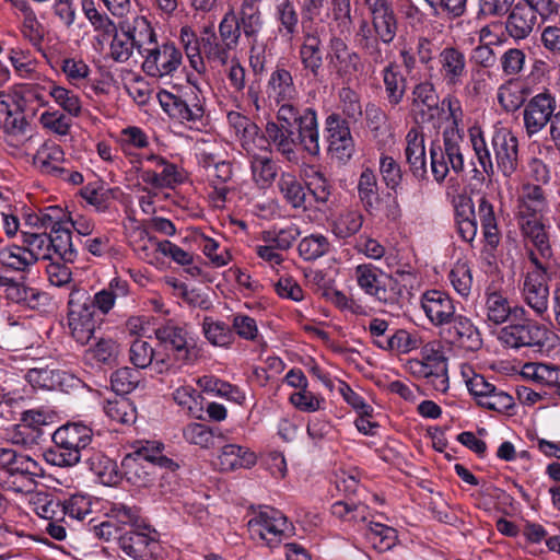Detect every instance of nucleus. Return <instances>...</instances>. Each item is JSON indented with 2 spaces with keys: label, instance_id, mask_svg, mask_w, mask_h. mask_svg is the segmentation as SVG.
Returning a JSON list of instances; mask_svg holds the SVG:
<instances>
[{
  "label": "nucleus",
  "instance_id": "1",
  "mask_svg": "<svg viewBox=\"0 0 560 560\" xmlns=\"http://www.w3.org/2000/svg\"><path fill=\"white\" fill-rule=\"evenodd\" d=\"M295 119L267 121L262 137L279 154L289 162L296 161L300 148L311 156L320 152L317 113L305 107Z\"/></svg>",
  "mask_w": 560,
  "mask_h": 560
},
{
  "label": "nucleus",
  "instance_id": "2",
  "mask_svg": "<svg viewBox=\"0 0 560 560\" xmlns=\"http://www.w3.org/2000/svg\"><path fill=\"white\" fill-rule=\"evenodd\" d=\"M93 433L88 425L73 422L58 428L52 434L54 446L44 453L45 460L58 467L77 465L91 443Z\"/></svg>",
  "mask_w": 560,
  "mask_h": 560
},
{
  "label": "nucleus",
  "instance_id": "3",
  "mask_svg": "<svg viewBox=\"0 0 560 560\" xmlns=\"http://www.w3.org/2000/svg\"><path fill=\"white\" fill-rule=\"evenodd\" d=\"M553 332L544 324L529 317L528 311L516 307L510 323L499 331L498 339L506 348L518 350L521 348L541 349L549 345Z\"/></svg>",
  "mask_w": 560,
  "mask_h": 560
},
{
  "label": "nucleus",
  "instance_id": "4",
  "mask_svg": "<svg viewBox=\"0 0 560 560\" xmlns=\"http://www.w3.org/2000/svg\"><path fill=\"white\" fill-rule=\"evenodd\" d=\"M463 136L456 128L443 131V142L433 141L430 145V167L436 183L441 184L450 171L460 174L465 170L462 151Z\"/></svg>",
  "mask_w": 560,
  "mask_h": 560
},
{
  "label": "nucleus",
  "instance_id": "5",
  "mask_svg": "<svg viewBox=\"0 0 560 560\" xmlns=\"http://www.w3.org/2000/svg\"><path fill=\"white\" fill-rule=\"evenodd\" d=\"M178 467L172 459L160 454L152 453L148 447L127 454L121 460V474L126 480L138 488L149 487L155 479L158 468H167L175 471Z\"/></svg>",
  "mask_w": 560,
  "mask_h": 560
},
{
  "label": "nucleus",
  "instance_id": "6",
  "mask_svg": "<svg viewBox=\"0 0 560 560\" xmlns=\"http://www.w3.org/2000/svg\"><path fill=\"white\" fill-rule=\"evenodd\" d=\"M39 466L28 455L10 447H0V482L14 492L31 491Z\"/></svg>",
  "mask_w": 560,
  "mask_h": 560
},
{
  "label": "nucleus",
  "instance_id": "7",
  "mask_svg": "<svg viewBox=\"0 0 560 560\" xmlns=\"http://www.w3.org/2000/svg\"><path fill=\"white\" fill-rule=\"evenodd\" d=\"M68 326L73 339L84 346L94 336L104 322L90 301V295L83 291L70 293L68 302Z\"/></svg>",
  "mask_w": 560,
  "mask_h": 560
},
{
  "label": "nucleus",
  "instance_id": "8",
  "mask_svg": "<svg viewBox=\"0 0 560 560\" xmlns=\"http://www.w3.org/2000/svg\"><path fill=\"white\" fill-rule=\"evenodd\" d=\"M407 366L413 377L422 380L433 390L447 392V359L433 343H427L421 350V359L409 360Z\"/></svg>",
  "mask_w": 560,
  "mask_h": 560
},
{
  "label": "nucleus",
  "instance_id": "9",
  "mask_svg": "<svg viewBox=\"0 0 560 560\" xmlns=\"http://www.w3.org/2000/svg\"><path fill=\"white\" fill-rule=\"evenodd\" d=\"M154 335L159 342L174 354L177 364H195L199 350L187 324L168 319L154 329Z\"/></svg>",
  "mask_w": 560,
  "mask_h": 560
},
{
  "label": "nucleus",
  "instance_id": "10",
  "mask_svg": "<svg viewBox=\"0 0 560 560\" xmlns=\"http://www.w3.org/2000/svg\"><path fill=\"white\" fill-rule=\"evenodd\" d=\"M248 530L254 540H260L266 546L275 548L292 535L293 527L282 512L264 506L248 521Z\"/></svg>",
  "mask_w": 560,
  "mask_h": 560
},
{
  "label": "nucleus",
  "instance_id": "11",
  "mask_svg": "<svg viewBox=\"0 0 560 560\" xmlns=\"http://www.w3.org/2000/svg\"><path fill=\"white\" fill-rule=\"evenodd\" d=\"M354 277L360 289L378 302L392 304L401 294L398 281L372 264L357 266Z\"/></svg>",
  "mask_w": 560,
  "mask_h": 560
},
{
  "label": "nucleus",
  "instance_id": "12",
  "mask_svg": "<svg viewBox=\"0 0 560 560\" xmlns=\"http://www.w3.org/2000/svg\"><path fill=\"white\" fill-rule=\"evenodd\" d=\"M269 96L275 100L278 106L277 119L288 121L295 119L298 114L305 107H300L295 101L299 98V91L294 84L291 72L284 68H276L268 80Z\"/></svg>",
  "mask_w": 560,
  "mask_h": 560
},
{
  "label": "nucleus",
  "instance_id": "13",
  "mask_svg": "<svg viewBox=\"0 0 560 560\" xmlns=\"http://www.w3.org/2000/svg\"><path fill=\"white\" fill-rule=\"evenodd\" d=\"M119 549L133 560H151L160 551L159 534L149 525L125 529L118 536Z\"/></svg>",
  "mask_w": 560,
  "mask_h": 560
},
{
  "label": "nucleus",
  "instance_id": "14",
  "mask_svg": "<svg viewBox=\"0 0 560 560\" xmlns=\"http://www.w3.org/2000/svg\"><path fill=\"white\" fill-rule=\"evenodd\" d=\"M302 33L300 61L307 73L319 79L324 66L323 36L326 34V26L322 23H302Z\"/></svg>",
  "mask_w": 560,
  "mask_h": 560
},
{
  "label": "nucleus",
  "instance_id": "15",
  "mask_svg": "<svg viewBox=\"0 0 560 560\" xmlns=\"http://www.w3.org/2000/svg\"><path fill=\"white\" fill-rule=\"evenodd\" d=\"M158 96L162 108L175 119L197 122L203 117L205 109L201 101L198 94L191 89L182 95L168 91H161Z\"/></svg>",
  "mask_w": 560,
  "mask_h": 560
},
{
  "label": "nucleus",
  "instance_id": "16",
  "mask_svg": "<svg viewBox=\"0 0 560 560\" xmlns=\"http://www.w3.org/2000/svg\"><path fill=\"white\" fill-rule=\"evenodd\" d=\"M142 70L152 78L173 75L182 63V52L173 43L156 44L144 54Z\"/></svg>",
  "mask_w": 560,
  "mask_h": 560
},
{
  "label": "nucleus",
  "instance_id": "17",
  "mask_svg": "<svg viewBox=\"0 0 560 560\" xmlns=\"http://www.w3.org/2000/svg\"><path fill=\"white\" fill-rule=\"evenodd\" d=\"M325 132L331 156L347 163L354 153V141L346 119L337 113L329 114L325 119Z\"/></svg>",
  "mask_w": 560,
  "mask_h": 560
},
{
  "label": "nucleus",
  "instance_id": "18",
  "mask_svg": "<svg viewBox=\"0 0 560 560\" xmlns=\"http://www.w3.org/2000/svg\"><path fill=\"white\" fill-rule=\"evenodd\" d=\"M491 144L498 170L511 178L518 167V139L512 130L500 127L493 130Z\"/></svg>",
  "mask_w": 560,
  "mask_h": 560
},
{
  "label": "nucleus",
  "instance_id": "19",
  "mask_svg": "<svg viewBox=\"0 0 560 560\" xmlns=\"http://www.w3.org/2000/svg\"><path fill=\"white\" fill-rule=\"evenodd\" d=\"M557 102L549 92L533 96L524 107L523 119L527 136L530 138L541 131L555 117Z\"/></svg>",
  "mask_w": 560,
  "mask_h": 560
},
{
  "label": "nucleus",
  "instance_id": "20",
  "mask_svg": "<svg viewBox=\"0 0 560 560\" xmlns=\"http://www.w3.org/2000/svg\"><path fill=\"white\" fill-rule=\"evenodd\" d=\"M328 48L329 63L340 78L350 80L363 69L361 56L351 49L341 36L331 34Z\"/></svg>",
  "mask_w": 560,
  "mask_h": 560
},
{
  "label": "nucleus",
  "instance_id": "21",
  "mask_svg": "<svg viewBox=\"0 0 560 560\" xmlns=\"http://www.w3.org/2000/svg\"><path fill=\"white\" fill-rule=\"evenodd\" d=\"M438 73L443 83L455 89L463 84L468 68L464 51L454 46L444 47L436 57Z\"/></svg>",
  "mask_w": 560,
  "mask_h": 560
},
{
  "label": "nucleus",
  "instance_id": "22",
  "mask_svg": "<svg viewBox=\"0 0 560 560\" xmlns=\"http://www.w3.org/2000/svg\"><path fill=\"white\" fill-rule=\"evenodd\" d=\"M443 336L452 346L468 352H476L482 347L479 329L470 318L456 315L446 324Z\"/></svg>",
  "mask_w": 560,
  "mask_h": 560
},
{
  "label": "nucleus",
  "instance_id": "23",
  "mask_svg": "<svg viewBox=\"0 0 560 560\" xmlns=\"http://www.w3.org/2000/svg\"><path fill=\"white\" fill-rule=\"evenodd\" d=\"M522 298L536 316L542 317L547 313L549 287L546 272L533 270L526 275L522 288Z\"/></svg>",
  "mask_w": 560,
  "mask_h": 560
},
{
  "label": "nucleus",
  "instance_id": "24",
  "mask_svg": "<svg viewBox=\"0 0 560 560\" xmlns=\"http://www.w3.org/2000/svg\"><path fill=\"white\" fill-rule=\"evenodd\" d=\"M354 43L362 50L365 60L371 68L382 65L386 60V51L382 49V43L376 34L372 20H361L354 33Z\"/></svg>",
  "mask_w": 560,
  "mask_h": 560
},
{
  "label": "nucleus",
  "instance_id": "25",
  "mask_svg": "<svg viewBox=\"0 0 560 560\" xmlns=\"http://www.w3.org/2000/svg\"><path fill=\"white\" fill-rule=\"evenodd\" d=\"M202 61L212 67H225L233 59L235 50L229 44L222 42L217 34L214 25H206L201 30Z\"/></svg>",
  "mask_w": 560,
  "mask_h": 560
},
{
  "label": "nucleus",
  "instance_id": "26",
  "mask_svg": "<svg viewBox=\"0 0 560 560\" xmlns=\"http://www.w3.org/2000/svg\"><path fill=\"white\" fill-rule=\"evenodd\" d=\"M421 306L434 326L446 325L456 316L452 299L440 290L424 292L421 299Z\"/></svg>",
  "mask_w": 560,
  "mask_h": 560
},
{
  "label": "nucleus",
  "instance_id": "27",
  "mask_svg": "<svg viewBox=\"0 0 560 560\" xmlns=\"http://www.w3.org/2000/svg\"><path fill=\"white\" fill-rule=\"evenodd\" d=\"M405 156L413 177L419 180L428 178L424 137L417 128H411L406 135Z\"/></svg>",
  "mask_w": 560,
  "mask_h": 560
},
{
  "label": "nucleus",
  "instance_id": "28",
  "mask_svg": "<svg viewBox=\"0 0 560 560\" xmlns=\"http://www.w3.org/2000/svg\"><path fill=\"white\" fill-rule=\"evenodd\" d=\"M65 153L60 145L54 142H45L36 151L33 158V165L44 175L62 177L67 170L62 166Z\"/></svg>",
  "mask_w": 560,
  "mask_h": 560
},
{
  "label": "nucleus",
  "instance_id": "29",
  "mask_svg": "<svg viewBox=\"0 0 560 560\" xmlns=\"http://www.w3.org/2000/svg\"><path fill=\"white\" fill-rule=\"evenodd\" d=\"M505 22L508 34L515 40L527 38L537 25V14L527 5L516 3L508 12Z\"/></svg>",
  "mask_w": 560,
  "mask_h": 560
},
{
  "label": "nucleus",
  "instance_id": "30",
  "mask_svg": "<svg viewBox=\"0 0 560 560\" xmlns=\"http://www.w3.org/2000/svg\"><path fill=\"white\" fill-rule=\"evenodd\" d=\"M28 122L24 113L13 102V97L0 92V128L10 136H23Z\"/></svg>",
  "mask_w": 560,
  "mask_h": 560
},
{
  "label": "nucleus",
  "instance_id": "31",
  "mask_svg": "<svg viewBox=\"0 0 560 560\" xmlns=\"http://www.w3.org/2000/svg\"><path fill=\"white\" fill-rule=\"evenodd\" d=\"M412 104L421 121H430L439 115V95L431 82H421L412 90Z\"/></svg>",
  "mask_w": 560,
  "mask_h": 560
},
{
  "label": "nucleus",
  "instance_id": "32",
  "mask_svg": "<svg viewBox=\"0 0 560 560\" xmlns=\"http://www.w3.org/2000/svg\"><path fill=\"white\" fill-rule=\"evenodd\" d=\"M277 187L283 200L292 209L305 211L308 208L306 188L293 173H281L277 182Z\"/></svg>",
  "mask_w": 560,
  "mask_h": 560
},
{
  "label": "nucleus",
  "instance_id": "33",
  "mask_svg": "<svg viewBox=\"0 0 560 560\" xmlns=\"http://www.w3.org/2000/svg\"><path fill=\"white\" fill-rule=\"evenodd\" d=\"M235 18L240 25L237 27L248 44L259 43L258 36L264 21L257 3L242 2L240 10L235 12Z\"/></svg>",
  "mask_w": 560,
  "mask_h": 560
},
{
  "label": "nucleus",
  "instance_id": "34",
  "mask_svg": "<svg viewBox=\"0 0 560 560\" xmlns=\"http://www.w3.org/2000/svg\"><path fill=\"white\" fill-rule=\"evenodd\" d=\"M357 191L364 211L371 215L374 214L380 206V186L372 168H363L358 179Z\"/></svg>",
  "mask_w": 560,
  "mask_h": 560
},
{
  "label": "nucleus",
  "instance_id": "35",
  "mask_svg": "<svg viewBox=\"0 0 560 560\" xmlns=\"http://www.w3.org/2000/svg\"><path fill=\"white\" fill-rule=\"evenodd\" d=\"M226 118L241 147L247 154H250L256 148V139L259 135L258 126L238 112H230Z\"/></svg>",
  "mask_w": 560,
  "mask_h": 560
},
{
  "label": "nucleus",
  "instance_id": "36",
  "mask_svg": "<svg viewBox=\"0 0 560 560\" xmlns=\"http://www.w3.org/2000/svg\"><path fill=\"white\" fill-rule=\"evenodd\" d=\"M50 260L58 259L63 262H74L78 250L72 242V234L67 225L48 233Z\"/></svg>",
  "mask_w": 560,
  "mask_h": 560
},
{
  "label": "nucleus",
  "instance_id": "37",
  "mask_svg": "<svg viewBox=\"0 0 560 560\" xmlns=\"http://www.w3.org/2000/svg\"><path fill=\"white\" fill-rule=\"evenodd\" d=\"M485 306L487 319L494 325L506 323L513 317L516 307H523L522 305L512 306L502 292L492 290L491 288H488L486 291Z\"/></svg>",
  "mask_w": 560,
  "mask_h": 560
},
{
  "label": "nucleus",
  "instance_id": "38",
  "mask_svg": "<svg viewBox=\"0 0 560 560\" xmlns=\"http://www.w3.org/2000/svg\"><path fill=\"white\" fill-rule=\"evenodd\" d=\"M542 215L518 217L523 235L528 238L542 257L551 255L549 238L541 221Z\"/></svg>",
  "mask_w": 560,
  "mask_h": 560
},
{
  "label": "nucleus",
  "instance_id": "39",
  "mask_svg": "<svg viewBox=\"0 0 560 560\" xmlns=\"http://www.w3.org/2000/svg\"><path fill=\"white\" fill-rule=\"evenodd\" d=\"M219 463L222 470H236L250 468L256 463L254 452L248 447L238 444H226L222 446Z\"/></svg>",
  "mask_w": 560,
  "mask_h": 560
},
{
  "label": "nucleus",
  "instance_id": "40",
  "mask_svg": "<svg viewBox=\"0 0 560 560\" xmlns=\"http://www.w3.org/2000/svg\"><path fill=\"white\" fill-rule=\"evenodd\" d=\"M364 223L363 213L353 208L341 210L331 221V233L340 240H347L360 232Z\"/></svg>",
  "mask_w": 560,
  "mask_h": 560
},
{
  "label": "nucleus",
  "instance_id": "41",
  "mask_svg": "<svg viewBox=\"0 0 560 560\" xmlns=\"http://www.w3.org/2000/svg\"><path fill=\"white\" fill-rule=\"evenodd\" d=\"M518 217L542 215L547 209V200L542 188L538 185H524L518 198Z\"/></svg>",
  "mask_w": 560,
  "mask_h": 560
},
{
  "label": "nucleus",
  "instance_id": "42",
  "mask_svg": "<svg viewBox=\"0 0 560 560\" xmlns=\"http://www.w3.org/2000/svg\"><path fill=\"white\" fill-rule=\"evenodd\" d=\"M89 469L98 477L105 485H113L118 482L120 476L117 470V465L109 457L102 452L86 451L83 454Z\"/></svg>",
  "mask_w": 560,
  "mask_h": 560
},
{
  "label": "nucleus",
  "instance_id": "43",
  "mask_svg": "<svg viewBox=\"0 0 560 560\" xmlns=\"http://www.w3.org/2000/svg\"><path fill=\"white\" fill-rule=\"evenodd\" d=\"M126 32L141 56H144L149 49L158 44L156 34L151 23L143 16L136 18L132 26H129Z\"/></svg>",
  "mask_w": 560,
  "mask_h": 560
},
{
  "label": "nucleus",
  "instance_id": "44",
  "mask_svg": "<svg viewBox=\"0 0 560 560\" xmlns=\"http://www.w3.org/2000/svg\"><path fill=\"white\" fill-rule=\"evenodd\" d=\"M201 328L207 341L214 347L230 348L234 342V332L224 322L214 320L212 317L206 316Z\"/></svg>",
  "mask_w": 560,
  "mask_h": 560
},
{
  "label": "nucleus",
  "instance_id": "45",
  "mask_svg": "<svg viewBox=\"0 0 560 560\" xmlns=\"http://www.w3.org/2000/svg\"><path fill=\"white\" fill-rule=\"evenodd\" d=\"M179 39L185 49L187 58L189 59L190 66L198 73L205 72L206 65L202 61L201 35L197 36L190 26L185 25L179 31Z\"/></svg>",
  "mask_w": 560,
  "mask_h": 560
},
{
  "label": "nucleus",
  "instance_id": "46",
  "mask_svg": "<svg viewBox=\"0 0 560 560\" xmlns=\"http://www.w3.org/2000/svg\"><path fill=\"white\" fill-rule=\"evenodd\" d=\"M329 12L331 16L329 31L341 36L350 33L352 28L351 0H330Z\"/></svg>",
  "mask_w": 560,
  "mask_h": 560
},
{
  "label": "nucleus",
  "instance_id": "47",
  "mask_svg": "<svg viewBox=\"0 0 560 560\" xmlns=\"http://www.w3.org/2000/svg\"><path fill=\"white\" fill-rule=\"evenodd\" d=\"M478 218L486 243L492 248L497 247L500 242V232L493 206L486 197H481L478 201Z\"/></svg>",
  "mask_w": 560,
  "mask_h": 560
},
{
  "label": "nucleus",
  "instance_id": "48",
  "mask_svg": "<svg viewBox=\"0 0 560 560\" xmlns=\"http://www.w3.org/2000/svg\"><path fill=\"white\" fill-rule=\"evenodd\" d=\"M468 132L470 144L481 172L491 178L494 175V165L483 132L479 127H471Z\"/></svg>",
  "mask_w": 560,
  "mask_h": 560
},
{
  "label": "nucleus",
  "instance_id": "49",
  "mask_svg": "<svg viewBox=\"0 0 560 560\" xmlns=\"http://www.w3.org/2000/svg\"><path fill=\"white\" fill-rule=\"evenodd\" d=\"M43 89L47 90V93L69 116L78 117L81 114V101L73 91L57 85L52 81H47V86Z\"/></svg>",
  "mask_w": 560,
  "mask_h": 560
},
{
  "label": "nucleus",
  "instance_id": "50",
  "mask_svg": "<svg viewBox=\"0 0 560 560\" xmlns=\"http://www.w3.org/2000/svg\"><path fill=\"white\" fill-rule=\"evenodd\" d=\"M383 82L388 103L393 106L398 105L402 101L406 92V79L400 74L394 63H389L384 68Z\"/></svg>",
  "mask_w": 560,
  "mask_h": 560
},
{
  "label": "nucleus",
  "instance_id": "51",
  "mask_svg": "<svg viewBox=\"0 0 560 560\" xmlns=\"http://www.w3.org/2000/svg\"><path fill=\"white\" fill-rule=\"evenodd\" d=\"M22 244L33 256V264L38 260H50L48 233L40 231H21Z\"/></svg>",
  "mask_w": 560,
  "mask_h": 560
},
{
  "label": "nucleus",
  "instance_id": "52",
  "mask_svg": "<svg viewBox=\"0 0 560 560\" xmlns=\"http://www.w3.org/2000/svg\"><path fill=\"white\" fill-rule=\"evenodd\" d=\"M329 250L330 243L328 238L318 233L303 237L298 245L299 255L305 261L316 260L328 254Z\"/></svg>",
  "mask_w": 560,
  "mask_h": 560
},
{
  "label": "nucleus",
  "instance_id": "53",
  "mask_svg": "<svg viewBox=\"0 0 560 560\" xmlns=\"http://www.w3.org/2000/svg\"><path fill=\"white\" fill-rule=\"evenodd\" d=\"M119 355V345L112 338H100L85 352V359L97 364L113 365Z\"/></svg>",
  "mask_w": 560,
  "mask_h": 560
},
{
  "label": "nucleus",
  "instance_id": "54",
  "mask_svg": "<svg viewBox=\"0 0 560 560\" xmlns=\"http://www.w3.org/2000/svg\"><path fill=\"white\" fill-rule=\"evenodd\" d=\"M2 288L4 289L7 300L16 304H24L32 308L37 305V300L40 294L36 289L30 288L11 278L7 279V283H4Z\"/></svg>",
  "mask_w": 560,
  "mask_h": 560
},
{
  "label": "nucleus",
  "instance_id": "55",
  "mask_svg": "<svg viewBox=\"0 0 560 560\" xmlns=\"http://www.w3.org/2000/svg\"><path fill=\"white\" fill-rule=\"evenodd\" d=\"M104 412L117 423L132 424L137 419V410L133 404L126 397L119 396L107 400L104 405Z\"/></svg>",
  "mask_w": 560,
  "mask_h": 560
},
{
  "label": "nucleus",
  "instance_id": "56",
  "mask_svg": "<svg viewBox=\"0 0 560 560\" xmlns=\"http://www.w3.org/2000/svg\"><path fill=\"white\" fill-rule=\"evenodd\" d=\"M33 504L38 516L50 521H65V512L60 499L48 494L38 493L33 499Z\"/></svg>",
  "mask_w": 560,
  "mask_h": 560
},
{
  "label": "nucleus",
  "instance_id": "57",
  "mask_svg": "<svg viewBox=\"0 0 560 560\" xmlns=\"http://www.w3.org/2000/svg\"><path fill=\"white\" fill-rule=\"evenodd\" d=\"M371 20L381 43L384 45H390L398 32V18L395 10L392 9L371 16Z\"/></svg>",
  "mask_w": 560,
  "mask_h": 560
},
{
  "label": "nucleus",
  "instance_id": "58",
  "mask_svg": "<svg viewBox=\"0 0 560 560\" xmlns=\"http://www.w3.org/2000/svg\"><path fill=\"white\" fill-rule=\"evenodd\" d=\"M173 398L175 402L180 406L183 409L187 410V412L195 417L200 418L203 411L202 407V396L201 394L195 389L192 386L185 385L178 387L173 393Z\"/></svg>",
  "mask_w": 560,
  "mask_h": 560
},
{
  "label": "nucleus",
  "instance_id": "59",
  "mask_svg": "<svg viewBox=\"0 0 560 560\" xmlns=\"http://www.w3.org/2000/svg\"><path fill=\"white\" fill-rule=\"evenodd\" d=\"M305 188L306 192L308 191L317 203H326L331 195V186L328 179L316 168H311L306 173Z\"/></svg>",
  "mask_w": 560,
  "mask_h": 560
},
{
  "label": "nucleus",
  "instance_id": "60",
  "mask_svg": "<svg viewBox=\"0 0 560 560\" xmlns=\"http://www.w3.org/2000/svg\"><path fill=\"white\" fill-rule=\"evenodd\" d=\"M25 378L34 388L54 390L61 385V373L48 368L30 369Z\"/></svg>",
  "mask_w": 560,
  "mask_h": 560
},
{
  "label": "nucleus",
  "instance_id": "61",
  "mask_svg": "<svg viewBox=\"0 0 560 560\" xmlns=\"http://www.w3.org/2000/svg\"><path fill=\"white\" fill-rule=\"evenodd\" d=\"M249 155L255 182L264 186L270 184L277 176L276 163L269 156L256 154L255 150Z\"/></svg>",
  "mask_w": 560,
  "mask_h": 560
},
{
  "label": "nucleus",
  "instance_id": "62",
  "mask_svg": "<svg viewBox=\"0 0 560 560\" xmlns=\"http://www.w3.org/2000/svg\"><path fill=\"white\" fill-rule=\"evenodd\" d=\"M106 516L113 518L119 526L124 527V530L141 525L139 522V510L135 505L122 502L112 503Z\"/></svg>",
  "mask_w": 560,
  "mask_h": 560
},
{
  "label": "nucleus",
  "instance_id": "63",
  "mask_svg": "<svg viewBox=\"0 0 560 560\" xmlns=\"http://www.w3.org/2000/svg\"><path fill=\"white\" fill-rule=\"evenodd\" d=\"M140 372L138 370L125 366L115 371L110 376V385L119 396L131 393L140 382Z\"/></svg>",
  "mask_w": 560,
  "mask_h": 560
},
{
  "label": "nucleus",
  "instance_id": "64",
  "mask_svg": "<svg viewBox=\"0 0 560 560\" xmlns=\"http://www.w3.org/2000/svg\"><path fill=\"white\" fill-rule=\"evenodd\" d=\"M184 440L201 448H210L214 445L213 431L203 423L190 422L183 428Z\"/></svg>",
  "mask_w": 560,
  "mask_h": 560
}]
</instances>
